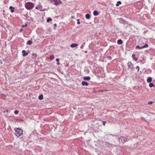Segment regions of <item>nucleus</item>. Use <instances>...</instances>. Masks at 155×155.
<instances>
[{
	"mask_svg": "<svg viewBox=\"0 0 155 155\" xmlns=\"http://www.w3.org/2000/svg\"><path fill=\"white\" fill-rule=\"evenodd\" d=\"M14 130L15 131V134L17 137H20L23 134V130L19 128H15Z\"/></svg>",
	"mask_w": 155,
	"mask_h": 155,
	"instance_id": "obj_1",
	"label": "nucleus"
},
{
	"mask_svg": "<svg viewBox=\"0 0 155 155\" xmlns=\"http://www.w3.org/2000/svg\"><path fill=\"white\" fill-rule=\"evenodd\" d=\"M25 6L26 9L29 10L32 9L34 7V4L31 2H28L25 4Z\"/></svg>",
	"mask_w": 155,
	"mask_h": 155,
	"instance_id": "obj_2",
	"label": "nucleus"
},
{
	"mask_svg": "<svg viewBox=\"0 0 155 155\" xmlns=\"http://www.w3.org/2000/svg\"><path fill=\"white\" fill-rule=\"evenodd\" d=\"M119 141L120 142H121L123 143H124V142L127 141V139L125 137H121L119 138Z\"/></svg>",
	"mask_w": 155,
	"mask_h": 155,
	"instance_id": "obj_3",
	"label": "nucleus"
},
{
	"mask_svg": "<svg viewBox=\"0 0 155 155\" xmlns=\"http://www.w3.org/2000/svg\"><path fill=\"white\" fill-rule=\"evenodd\" d=\"M52 2H54V4L55 5H59L62 3L60 0H51Z\"/></svg>",
	"mask_w": 155,
	"mask_h": 155,
	"instance_id": "obj_4",
	"label": "nucleus"
},
{
	"mask_svg": "<svg viewBox=\"0 0 155 155\" xmlns=\"http://www.w3.org/2000/svg\"><path fill=\"white\" fill-rule=\"evenodd\" d=\"M120 23L123 24L124 25L126 24L127 23V22L124 20L122 18H120Z\"/></svg>",
	"mask_w": 155,
	"mask_h": 155,
	"instance_id": "obj_5",
	"label": "nucleus"
},
{
	"mask_svg": "<svg viewBox=\"0 0 155 155\" xmlns=\"http://www.w3.org/2000/svg\"><path fill=\"white\" fill-rule=\"evenodd\" d=\"M127 65L128 66V68L130 69H132L133 68V65L130 62H128L127 63Z\"/></svg>",
	"mask_w": 155,
	"mask_h": 155,
	"instance_id": "obj_6",
	"label": "nucleus"
},
{
	"mask_svg": "<svg viewBox=\"0 0 155 155\" xmlns=\"http://www.w3.org/2000/svg\"><path fill=\"white\" fill-rule=\"evenodd\" d=\"M22 53H23V57H25L26 56L28 55V54L27 52H26L25 51V50H23L22 51Z\"/></svg>",
	"mask_w": 155,
	"mask_h": 155,
	"instance_id": "obj_7",
	"label": "nucleus"
},
{
	"mask_svg": "<svg viewBox=\"0 0 155 155\" xmlns=\"http://www.w3.org/2000/svg\"><path fill=\"white\" fill-rule=\"evenodd\" d=\"M90 79L91 78L89 76H85L83 78V79L85 81H89Z\"/></svg>",
	"mask_w": 155,
	"mask_h": 155,
	"instance_id": "obj_8",
	"label": "nucleus"
},
{
	"mask_svg": "<svg viewBox=\"0 0 155 155\" xmlns=\"http://www.w3.org/2000/svg\"><path fill=\"white\" fill-rule=\"evenodd\" d=\"M83 86H88V83L86 81H82L81 82Z\"/></svg>",
	"mask_w": 155,
	"mask_h": 155,
	"instance_id": "obj_9",
	"label": "nucleus"
},
{
	"mask_svg": "<svg viewBox=\"0 0 155 155\" xmlns=\"http://www.w3.org/2000/svg\"><path fill=\"white\" fill-rule=\"evenodd\" d=\"M9 8L11 10V12L12 13H13L14 12V7H13L12 6H10Z\"/></svg>",
	"mask_w": 155,
	"mask_h": 155,
	"instance_id": "obj_10",
	"label": "nucleus"
},
{
	"mask_svg": "<svg viewBox=\"0 0 155 155\" xmlns=\"http://www.w3.org/2000/svg\"><path fill=\"white\" fill-rule=\"evenodd\" d=\"M152 81V79L151 77H150L148 78L147 79V82L148 83H150Z\"/></svg>",
	"mask_w": 155,
	"mask_h": 155,
	"instance_id": "obj_11",
	"label": "nucleus"
},
{
	"mask_svg": "<svg viewBox=\"0 0 155 155\" xmlns=\"http://www.w3.org/2000/svg\"><path fill=\"white\" fill-rule=\"evenodd\" d=\"M78 46V44L76 43H73L71 45V48L75 47Z\"/></svg>",
	"mask_w": 155,
	"mask_h": 155,
	"instance_id": "obj_12",
	"label": "nucleus"
},
{
	"mask_svg": "<svg viewBox=\"0 0 155 155\" xmlns=\"http://www.w3.org/2000/svg\"><path fill=\"white\" fill-rule=\"evenodd\" d=\"M123 41L121 39H119L117 41V43L118 45H121L122 44Z\"/></svg>",
	"mask_w": 155,
	"mask_h": 155,
	"instance_id": "obj_13",
	"label": "nucleus"
},
{
	"mask_svg": "<svg viewBox=\"0 0 155 155\" xmlns=\"http://www.w3.org/2000/svg\"><path fill=\"white\" fill-rule=\"evenodd\" d=\"M85 17L87 19H89L90 18V16L89 14H87L85 15Z\"/></svg>",
	"mask_w": 155,
	"mask_h": 155,
	"instance_id": "obj_14",
	"label": "nucleus"
},
{
	"mask_svg": "<svg viewBox=\"0 0 155 155\" xmlns=\"http://www.w3.org/2000/svg\"><path fill=\"white\" fill-rule=\"evenodd\" d=\"M93 14L94 16H97L99 14V13L97 11L95 10L94 11Z\"/></svg>",
	"mask_w": 155,
	"mask_h": 155,
	"instance_id": "obj_15",
	"label": "nucleus"
},
{
	"mask_svg": "<svg viewBox=\"0 0 155 155\" xmlns=\"http://www.w3.org/2000/svg\"><path fill=\"white\" fill-rule=\"evenodd\" d=\"M132 57L133 59H134L135 61H137L138 60V58H135V55L134 54H132Z\"/></svg>",
	"mask_w": 155,
	"mask_h": 155,
	"instance_id": "obj_16",
	"label": "nucleus"
},
{
	"mask_svg": "<svg viewBox=\"0 0 155 155\" xmlns=\"http://www.w3.org/2000/svg\"><path fill=\"white\" fill-rule=\"evenodd\" d=\"M43 98V96L42 94H41L38 97V99L40 100H42Z\"/></svg>",
	"mask_w": 155,
	"mask_h": 155,
	"instance_id": "obj_17",
	"label": "nucleus"
},
{
	"mask_svg": "<svg viewBox=\"0 0 155 155\" xmlns=\"http://www.w3.org/2000/svg\"><path fill=\"white\" fill-rule=\"evenodd\" d=\"M149 86L150 87H154L155 86L153 83H150V84H149Z\"/></svg>",
	"mask_w": 155,
	"mask_h": 155,
	"instance_id": "obj_18",
	"label": "nucleus"
},
{
	"mask_svg": "<svg viewBox=\"0 0 155 155\" xmlns=\"http://www.w3.org/2000/svg\"><path fill=\"white\" fill-rule=\"evenodd\" d=\"M32 43V41L31 40H29L27 41V44L28 45H31Z\"/></svg>",
	"mask_w": 155,
	"mask_h": 155,
	"instance_id": "obj_19",
	"label": "nucleus"
},
{
	"mask_svg": "<svg viewBox=\"0 0 155 155\" xmlns=\"http://www.w3.org/2000/svg\"><path fill=\"white\" fill-rule=\"evenodd\" d=\"M121 2L120 1H118L117 2V3L116 4V6H118L120 4H121Z\"/></svg>",
	"mask_w": 155,
	"mask_h": 155,
	"instance_id": "obj_20",
	"label": "nucleus"
},
{
	"mask_svg": "<svg viewBox=\"0 0 155 155\" xmlns=\"http://www.w3.org/2000/svg\"><path fill=\"white\" fill-rule=\"evenodd\" d=\"M148 45L147 44H145L144 46H142V48H147L148 47Z\"/></svg>",
	"mask_w": 155,
	"mask_h": 155,
	"instance_id": "obj_21",
	"label": "nucleus"
},
{
	"mask_svg": "<svg viewBox=\"0 0 155 155\" xmlns=\"http://www.w3.org/2000/svg\"><path fill=\"white\" fill-rule=\"evenodd\" d=\"M54 58V56L53 55H51L50 57V59L52 60H53Z\"/></svg>",
	"mask_w": 155,
	"mask_h": 155,
	"instance_id": "obj_22",
	"label": "nucleus"
},
{
	"mask_svg": "<svg viewBox=\"0 0 155 155\" xmlns=\"http://www.w3.org/2000/svg\"><path fill=\"white\" fill-rule=\"evenodd\" d=\"M52 20V19L51 18H48V19L47 20V22H49L50 21H51Z\"/></svg>",
	"mask_w": 155,
	"mask_h": 155,
	"instance_id": "obj_23",
	"label": "nucleus"
},
{
	"mask_svg": "<svg viewBox=\"0 0 155 155\" xmlns=\"http://www.w3.org/2000/svg\"><path fill=\"white\" fill-rule=\"evenodd\" d=\"M136 48H138V49H143L142 47H140V46H139L138 45L136 46Z\"/></svg>",
	"mask_w": 155,
	"mask_h": 155,
	"instance_id": "obj_24",
	"label": "nucleus"
},
{
	"mask_svg": "<svg viewBox=\"0 0 155 155\" xmlns=\"http://www.w3.org/2000/svg\"><path fill=\"white\" fill-rule=\"evenodd\" d=\"M27 24H25V25H22V28L26 27L27 26Z\"/></svg>",
	"mask_w": 155,
	"mask_h": 155,
	"instance_id": "obj_25",
	"label": "nucleus"
},
{
	"mask_svg": "<svg viewBox=\"0 0 155 155\" xmlns=\"http://www.w3.org/2000/svg\"><path fill=\"white\" fill-rule=\"evenodd\" d=\"M136 69L138 70V71H139L140 69V67L138 66H137L136 68Z\"/></svg>",
	"mask_w": 155,
	"mask_h": 155,
	"instance_id": "obj_26",
	"label": "nucleus"
},
{
	"mask_svg": "<svg viewBox=\"0 0 155 155\" xmlns=\"http://www.w3.org/2000/svg\"><path fill=\"white\" fill-rule=\"evenodd\" d=\"M77 24H78V25H79L80 24V22L79 21V19H78L77 20Z\"/></svg>",
	"mask_w": 155,
	"mask_h": 155,
	"instance_id": "obj_27",
	"label": "nucleus"
},
{
	"mask_svg": "<svg viewBox=\"0 0 155 155\" xmlns=\"http://www.w3.org/2000/svg\"><path fill=\"white\" fill-rule=\"evenodd\" d=\"M84 46L83 45H82L80 47V48L81 49H83V48H84Z\"/></svg>",
	"mask_w": 155,
	"mask_h": 155,
	"instance_id": "obj_28",
	"label": "nucleus"
},
{
	"mask_svg": "<svg viewBox=\"0 0 155 155\" xmlns=\"http://www.w3.org/2000/svg\"><path fill=\"white\" fill-rule=\"evenodd\" d=\"M153 102H152V101H150V102H149L148 104H153Z\"/></svg>",
	"mask_w": 155,
	"mask_h": 155,
	"instance_id": "obj_29",
	"label": "nucleus"
},
{
	"mask_svg": "<svg viewBox=\"0 0 155 155\" xmlns=\"http://www.w3.org/2000/svg\"><path fill=\"white\" fill-rule=\"evenodd\" d=\"M107 58L108 59L110 60L112 58L110 56H108L107 57Z\"/></svg>",
	"mask_w": 155,
	"mask_h": 155,
	"instance_id": "obj_30",
	"label": "nucleus"
},
{
	"mask_svg": "<svg viewBox=\"0 0 155 155\" xmlns=\"http://www.w3.org/2000/svg\"><path fill=\"white\" fill-rule=\"evenodd\" d=\"M14 113L15 114H17L18 113V111L17 110H16L14 112Z\"/></svg>",
	"mask_w": 155,
	"mask_h": 155,
	"instance_id": "obj_31",
	"label": "nucleus"
},
{
	"mask_svg": "<svg viewBox=\"0 0 155 155\" xmlns=\"http://www.w3.org/2000/svg\"><path fill=\"white\" fill-rule=\"evenodd\" d=\"M106 123V121H103V124L104 125H105V124Z\"/></svg>",
	"mask_w": 155,
	"mask_h": 155,
	"instance_id": "obj_32",
	"label": "nucleus"
},
{
	"mask_svg": "<svg viewBox=\"0 0 155 155\" xmlns=\"http://www.w3.org/2000/svg\"><path fill=\"white\" fill-rule=\"evenodd\" d=\"M35 9L38 10H40V7H35Z\"/></svg>",
	"mask_w": 155,
	"mask_h": 155,
	"instance_id": "obj_33",
	"label": "nucleus"
},
{
	"mask_svg": "<svg viewBox=\"0 0 155 155\" xmlns=\"http://www.w3.org/2000/svg\"><path fill=\"white\" fill-rule=\"evenodd\" d=\"M59 59L58 58H57L56 59V61L57 62H58L59 61Z\"/></svg>",
	"mask_w": 155,
	"mask_h": 155,
	"instance_id": "obj_34",
	"label": "nucleus"
},
{
	"mask_svg": "<svg viewBox=\"0 0 155 155\" xmlns=\"http://www.w3.org/2000/svg\"><path fill=\"white\" fill-rule=\"evenodd\" d=\"M23 29L22 28H21L20 30V32H21L23 31Z\"/></svg>",
	"mask_w": 155,
	"mask_h": 155,
	"instance_id": "obj_35",
	"label": "nucleus"
},
{
	"mask_svg": "<svg viewBox=\"0 0 155 155\" xmlns=\"http://www.w3.org/2000/svg\"><path fill=\"white\" fill-rule=\"evenodd\" d=\"M57 24L56 23H55L54 25V26H55V27L57 26Z\"/></svg>",
	"mask_w": 155,
	"mask_h": 155,
	"instance_id": "obj_36",
	"label": "nucleus"
},
{
	"mask_svg": "<svg viewBox=\"0 0 155 155\" xmlns=\"http://www.w3.org/2000/svg\"><path fill=\"white\" fill-rule=\"evenodd\" d=\"M57 65H59V62H57Z\"/></svg>",
	"mask_w": 155,
	"mask_h": 155,
	"instance_id": "obj_37",
	"label": "nucleus"
},
{
	"mask_svg": "<svg viewBox=\"0 0 155 155\" xmlns=\"http://www.w3.org/2000/svg\"><path fill=\"white\" fill-rule=\"evenodd\" d=\"M87 51H85V53H87Z\"/></svg>",
	"mask_w": 155,
	"mask_h": 155,
	"instance_id": "obj_38",
	"label": "nucleus"
}]
</instances>
